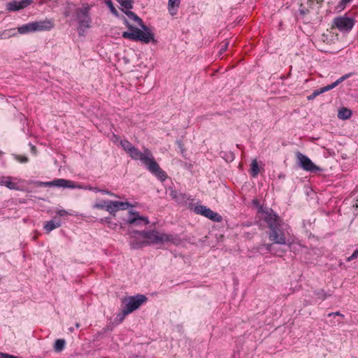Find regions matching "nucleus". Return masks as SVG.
I'll use <instances>...</instances> for the list:
<instances>
[{
    "label": "nucleus",
    "instance_id": "obj_1",
    "mask_svg": "<svg viewBox=\"0 0 358 358\" xmlns=\"http://www.w3.org/2000/svg\"><path fill=\"white\" fill-rule=\"evenodd\" d=\"M127 234L130 236L129 246L132 250L141 249L151 245H160V248L165 244L178 245L181 242L179 235L159 233L156 229L138 231L129 227Z\"/></svg>",
    "mask_w": 358,
    "mask_h": 358
},
{
    "label": "nucleus",
    "instance_id": "obj_2",
    "mask_svg": "<svg viewBox=\"0 0 358 358\" xmlns=\"http://www.w3.org/2000/svg\"><path fill=\"white\" fill-rule=\"evenodd\" d=\"M264 221L267 224L269 228L268 238L273 243L279 245H285L291 250L292 242L286 240L285 230L287 227L280 216L275 213L274 214H268L264 216Z\"/></svg>",
    "mask_w": 358,
    "mask_h": 358
},
{
    "label": "nucleus",
    "instance_id": "obj_3",
    "mask_svg": "<svg viewBox=\"0 0 358 358\" xmlns=\"http://www.w3.org/2000/svg\"><path fill=\"white\" fill-rule=\"evenodd\" d=\"M127 153L133 159H140L149 171L161 181H164L167 178L166 172L159 167L153 157L147 156L135 146L131 148Z\"/></svg>",
    "mask_w": 358,
    "mask_h": 358
},
{
    "label": "nucleus",
    "instance_id": "obj_4",
    "mask_svg": "<svg viewBox=\"0 0 358 358\" xmlns=\"http://www.w3.org/2000/svg\"><path fill=\"white\" fill-rule=\"evenodd\" d=\"M123 22L128 28L129 31H124L122 36L124 38L133 41H140L144 43H149L150 41H155L154 34L152 31L145 32L144 31L131 25L127 19L123 17Z\"/></svg>",
    "mask_w": 358,
    "mask_h": 358
},
{
    "label": "nucleus",
    "instance_id": "obj_5",
    "mask_svg": "<svg viewBox=\"0 0 358 358\" xmlns=\"http://www.w3.org/2000/svg\"><path fill=\"white\" fill-rule=\"evenodd\" d=\"M90 6L84 4L75 10V20L78 22V33L79 36H85L87 29L91 27L92 17L90 15Z\"/></svg>",
    "mask_w": 358,
    "mask_h": 358
},
{
    "label": "nucleus",
    "instance_id": "obj_6",
    "mask_svg": "<svg viewBox=\"0 0 358 358\" xmlns=\"http://www.w3.org/2000/svg\"><path fill=\"white\" fill-rule=\"evenodd\" d=\"M147 300L148 298L145 295L140 294L124 297L122 299V309L125 311L126 314H130L138 309Z\"/></svg>",
    "mask_w": 358,
    "mask_h": 358
},
{
    "label": "nucleus",
    "instance_id": "obj_7",
    "mask_svg": "<svg viewBox=\"0 0 358 358\" xmlns=\"http://www.w3.org/2000/svg\"><path fill=\"white\" fill-rule=\"evenodd\" d=\"M34 185L38 187H62L64 189H75L82 188L80 184L75 182L71 180L64 178H57L52 181L42 182L39 180H35Z\"/></svg>",
    "mask_w": 358,
    "mask_h": 358
},
{
    "label": "nucleus",
    "instance_id": "obj_8",
    "mask_svg": "<svg viewBox=\"0 0 358 358\" xmlns=\"http://www.w3.org/2000/svg\"><path fill=\"white\" fill-rule=\"evenodd\" d=\"M296 158L297 165L304 171L314 173L324 171V169L315 165L308 156L299 151L296 152Z\"/></svg>",
    "mask_w": 358,
    "mask_h": 358
},
{
    "label": "nucleus",
    "instance_id": "obj_9",
    "mask_svg": "<svg viewBox=\"0 0 358 358\" xmlns=\"http://www.w3.org/2000/svg\"><path fill=\"white\" fill-rule=\"evenodd\" d=\"M193 211L201 215L213 222H220L222 221V217L216 212L213 211L210 208L206 206L197 205L194 207Z\"/></svg>",
    "mask_w": 358,
    "mask_h": 358
},
{
    "label": "nucleus",
    "instance_id": "obj_10",
    "mask_svg": "<svg viewBox=\"0 0 358 358\" xmlns=\"http://www.w3.org/2000/svg\"><path fill=\"white\" fill-rule=\"evenodd\" d=\"M334 26L341 32H349L355 25V20L345 15L334 19Z\"/></svg>",
    "mask_w": 358,
    "mask_h": 358
},
{
    "label": "nucleus",
    "instance_id": "obj_11",
    "mask_svg": "<svg viewBox=\"0 0 358 358\" xmlns=\"http://www.w3.org/2000/svg\"><path fill=\"white\" fill-rule=\"evenodd\" d=\"M124 220L129 225L146 226L150 223L148 217L141 215L138 211L133 210L129 211V216Z\"/></svg>",
    "mask_w": 358,
    "mask_h": 358
},
{
    "label": "nucleus",
    "instance_id": "obj_12",
    "mask_svg": "<svg viewBox=\"0 0 358 358\" xmlns=\"http://www.w3.org/2000/svg\"><path fill=\"white\" fill-rule=\"evenodd\" d=\"M351 76V73L345 74L341 78H339L338 80H336L335 82L331 83V85H328L325 87H323L319 90H314L313 92L308 96L307 99L308 101L313 100L315 97H317L318 95L326 92L327 91H329L336 86H338L340 83L345 80L347 78H350Z\"/></svg>",
    "mask_w": 358,
    "mask_h": 358
},
{
    "label": "nucleus",
    "instance_id": "obj_13",
    "mask_svg": "<svg viewBox=\"0 0 358 358\" xmlns=\"http://www.w3.org/2000/svg\"><path fill=\"white\" fill-rule=\"evenodd\" d=\"M33 2L34 0H14L6 3V10L8 12L18 11L30 6Z\"/></svg>",
    "mask_w": 358,
    "mask_h": 358
},
{
    "label": "nucleus",
    "instance_id": "obj_14",
    "mask_svg": "<svg viewBox=\"0 0 358 358\" xmlns=\"http://www.w3.org/2000/svg\"><path fill=\"white\" fill-rule=\"evenodd\" d=\"M33 23L35 32L50 31L54 27V22L52 20L46 19L45 20L33 22Z\"/></svg>",
    "mask_w": 358,
    "mask_h": 358
},
{
    "label": "nucleus",
    "instance_id": "obj_15",
    "mask_svg": "<svg viewBox=\"0 0 358 358\" xmlns=\"http://www.w3.org/2000/svg\"><path fill=\"white\" fill-rule=\"evenodd\" d=\"M256 252L264 255L268 252L273 253L279 257H282L284 252L283 250H275L273 244L264 243L259 245L256 248Z\"/></svg>",
    "mask_w": 358,
    "mask_h": 358
},
{
    "label": "nucleus",
    "instance_id": "obj_16",
    "mask_svg": "<svg viewBox=\"0 0 358 358\" xmlns=\"http://www.w3.org/2000/svg\"><path fill=\"white\" fill-rule=\"evenodd\" d=\"M123 12L127 15V16L130 20L136 22L142 28L143 31H144L145 32H146V31H152L148 26L144 24L142 19L140 18L136 13L131 10H123Z\"/></svg>",
    "mask_w": 358,
    "mask_h": 358
},
{
    "label": "nucleus",
    "instance_id": "obj_17",
    "mask_svg": "<svg viewBox=\"0 0 358 358\" xmlns=\"http://www.w3.org/2000/svg\"><path fill=\"white\" fill-rule=\"evenodd\" d=\"M121 136H112L111 141L115 144L121 145L124 151L128 152L131 148L134 147L129 141L122 139Z\"/></svg>",
    "mask_w": 358,
    "mask_h": 358
},
{
    "label": "nucleus",
    "instance_id": "obj_18",
    "mask_svg": "<svg viewBox=\"0 0 358 358\" xmlns=\"http://www.w3.org/2000/svg\"><path fill=\"white\" fill-rule=\"evenodd\" d=\"M61 225V219L56 216L54 217L52 220L47 222L43 226V229L47 234H49L50 231L59 227Z\"/></svg>",
    "mask_w": 358,
    "mask_h": 358
},
{
    "label": "nucleus",
    "instance_id": "obj_19",
    "mask_svg": "<svg viewBox=\"0 0 358 358\" xmlns=\"http://www.w3.org/2000/svg\"><path fill=\"white\" fill-rule=\"evenodd\" d=\"M181 0H169L168 10L171 16L177 15Z\"/></svg>",
    "mask_w": 358,
    "mask_h": 358
},
{
    "label": "nucleus",
    "instance_id": "obj_20",
    "mask_svg": "<svg viewBox=\"0 0 358 358\" xmlns=\"http://www.w3.org/2000/svg\"><path fill=\"white\" fill-rule=\"evenodd\" d=\"M17 31L20 34H26L35 32L33 22L22 24L17 28Z\"/></svg>",
    "mask_w": 358,
    "mask_h": 358
},
{
    "label": "nucleus",
    "instance_id": "obj_21",
    "mask_svg": "<svg viewBox=\"0 0 358 358\" xmlns=\"http://www.w3.org/2000/svg\"><path fill=\"white\" fill-rule=\"evenodd\" d=\"M12 178L10 176L8 177H3L0 184L1 185H5L6 187H8L10 189L12 190H18L19 187H17V184L11 181Z\"/></svg>",
    "mask_w": 358,
    "mask_h": 358
},
{
    "label": "nucleus",
    "instance_id": "obj_22",
    "mask_svg": "<svg viewBox=\"0 0 358 358\" xmlns=\"http://www.w3.org/2000/svg\"><path fill=\"white\" fill-rule=\"evenodd\" d=\"M110 203L114 206L115 211L118 210H126L129 207H133V205L128 201H110Z\"/></svg>",
    "mask_w": 358,
    "mask_h": 358
},
{
    "label": "nucleus",
    "instance_id": "obj_23",
    "mask_svg": "<svg viewBox=\"0 0 358 358\" xmlns=\"http://www.w3.org/2000/svg\"><path fill=\"white\" fill-rule=\"evenodd\" d=\"M220 156L227 163L233 162L235 159V154L230 150L221 151Z\"/></svg>",
    "mask_w": 358,
    "mask_h": 358
},
{
    "label": "nucleus",
    "instance_id": "obj_24",
    "mask_svg": "<svg viewBox=\"0 0 358 358\" xmlns=\"http://www.w3.org/2000/svg\"><path fill=\"white\" fill-rule=\"evenodd\" d=\"M66 341L64 338H58L55 340L53 350L55 352H61L63 351L66 346Z\"/></svg>",
    "mask_w": 358,
    "mask_h": 358
},
{
    "label": "nucleus",
    "instance_id": "obj_25",
    "mask_svg": "<svg viewBox=\"0 0 358 358\" xmlns=\"http://www.w3.org/2000/svg\"><path fill=\"white\" fill-rule=\"evenodd\" d=\"M252 204L258 208V212L264 214V216H267L268 214H274V212L271 208L270 210H264L263 206L260 204L259 201L257 199L252 200Z\"/></svg>",
    "mask_w": 358,
    "mask_h": 358
},
{
    "label": "nucleus",
    "instance_id": "obj_26",
    "mask_svg": "<svg viewBox=\"0 0 358 358\" xmlns=\"http://www.w3.org/2000/svg\"><path fill=\"white\" fill-rule=\"evenodd\" d=\"M250 174L252 178H256L259 173V166L256 159H253L250 168Z\"/></svg>",
    "mask_w": 358,
    "mask_h": 358
},
{
    "label": "nucleus",
    "instance_id": "obj_27",
    "mask_svg": "<svg viewBox=\"0 0 358 358\" xmlns=\"http://www.w3.org/2000/svg\"><path fill=\"white\" fill-rule=\"evenodd\" d=\"M352 115V111L345 107L341 108L338 113V117L341 120L349 119Z\"/></svg>",
    "mask_w": 358,
    "mask_h": 358
},
{
    "label": "nucleus",
    "instance_id": "obj_28",
    "mask_svg": "<svg viewBox=\"0 0 358 358\" xmlns=\"http://www.w3.org/2000/svg\"><path fill=\"white\" fill-rule=\"evenodd\" d=\"M82 187L81 189H90V190H92L94 192H101L103 194H107V195H109V196H117L114 193H113L112 192L108 190V189H99V187H91V186H88V187H83L82 185H80Z\"/></svg>",
    "mask_w": 358,
    "mask_h": 358
},
{
    "label": "nucleus",
    "instance_id": "obj_29",
    "mask_svg": "<svg viewBox=\"0 0 358 358\" xmlns=\"http://www.w3.org/2000/svg\"><path fill=\"white\" fill-rule=\"evenodd\" d=\"M122 7L121 10H130L133 8V0H116Z\"/></svg>",
    "mask_w": 358,
    "mask_h": 358
},
{
    "label": "nucleus",
    "instance_id": "obj_30",
    "mask_svg": "<svg viewBox=\"0 0 358 358\" xmlns=\"http://www.w3.org/2000/svg\"><path fill=\"white\" fill-rule=\"evenodd\" d=\"M16 34L15 30L14 29L4 30L0 32L1 39H6L9 38L13 36Z\"/></svg>",
    "mask_w": 358,
    "mask_h": 358
},
{
    "label": "nucleus",
    "instance_id": "obj_31",
    "mask_svg": "<svg viewBox=\"0 0 358 358\" xmlns=\"http://www.w3.org/2000/svg\"><path fill=\"white\" fill-rule=\"evenodd\" d=\"M313 294L315 296L321 300H325L327 297L330 296L331 294H328L324 289H316L314 290Z\"/></svg>",
    "mask_w": 358,
    "mask_h": 358
},
{
    "label": "nucleus",
    "instance_id": "obj_32",
    "mask_svg": "<svg viewBox=\"0 0 358 358\" xmlns=\"http://www.w3.org/2000/svg\"><path fill=\"white\" fill-rule=\"evenodd\" d=\"M100 222L101 223H107L108 227L109 228H110L111 229H115L117 228V227L118 226V224L112 222L110 217H106L100 219Z\"/></svg>",
    "mask_w": 358,
    "mask_h": 358
},
{
    "label": "nucleus",
    "instance_id": "obj_33",
    "mask_svg": "<svg viewBox=\"0 0 358 358\" xmlns=\"http://www.w3.org/2000/svg\"><path fill=\"white\" fill-rule=\"evenodd\" d=\"M189 199V198L186 194L179 193L175 201L179 204L185 205Z\"/></svg>",
    "mask_w": 358,
    "mask_h": 358
},
{
    "label": "nucleus",
    "instance_id": "obj_34",
    "mask_svg": "<svg viewBox=\"0 0 358 358\" xmlns=\"http://www.w3.org/2000/svg\"><path fill=\"white\" fill-rule=\"evenodd\" d=\"M128 315L129 314H126L125 311L122 309V313L116 315L114 323L116 324H120L124 320V317Z\"/></svg>",
    "mask_w": 358,
    "mask_h": 358
},
{
    "label": "nucleus",
    "instance_id": "obj_35",
    "mask_svg": "<svg viewBox=\"0 0 358 358\" xmlns=\"http://www.w3.org/2000/svg\"><path fill=\"white\" fill-rule=\"evenodd\" d=\"M178 163L181 167L185 169L188 170L190 172H192L194 164L192 162H186L182 160H179Z\"/></svg>",
    "mask_w": 358,
    "mask_h": 358
},
{
    "label": "nucleus",
    "instance_id": "obj_36",
    "mask_svg": "<svg viewBox=\"0 0 358 358\" xmlns=\"http://www.w3.org/2000/svg\"><path fill=\"white\" fill-rule=\"evenodd\" d=\"M105 3L106 6L110 9V12L115 16H118V12L116 8L114 7L113 1L111 0H105Z\"/></svg>",
    "mask_w": 358,
    "mask_h": 358
},
{
    "label": "nucleus",
    "instance_id": "obj_37",
    "mask_svg": "<svg viewBox=\"0 0 358 358\" xmlns=\"http://www.w3.org/2000/svg\"><path fill=\"white\" fill-rule=\"evenodd\" d=\"M176 143L178 145V149L180 150V152L182 154V157L185 159H187L188 157H187L186 150H185V149L184 148V145L182 144V141L181 140H177L176 141Z\"/></svg>",
    "mask_w": 358,
    "mask_h": 358
},
{
    "label": "nucleus",
    "instance_id": "obj_38",
    "mask_svg": "<svg viewBox=\"0 0 358 358\" xmlns=\"http://www.w3.org/2000/svg\"><path fill=\"white\" fill-rule=\"evenodd\" d=\"M13 157L20 163H27L29 162V158L27 156H21L17 154H12Z\"/></svg>",
    "mask_w": 358,
    "mask_h": 358
},
{
    "label": "nucleus",
    "instance_id": "obj_39",
    "mask_svg": "<svg viewBox=\"0 0 358 358\" xmlns=\"http://www.w3.org/2000/svg\"><path fill=\"white\" fill-rule=\"evenodd\" d=\"M108 200H101L99 203H96L93 205L94 208L97 209H105Z\"/></svg>",
    "mask_w": 358,
    "mask_h": 358
},
{
    "label": "nucleus",
    "instance_id": "obj_40",
    "mask_svg": "<svg viewBox=\"0 0 358 358\" xmlns=\"http://www.w3.org/2000/svg\"><path fill=\"white\" fill-rule=\"evenodd\" d=\"M348 3V1H344V0H341L339 1V3H338V5L336 6V9L338 11H342L343 10L345 9V8L346 7V5Z\"/></svg>",
    "mask_w": 358,
    "mask_h": 358
},
{
    "label": "nucleus",
    "instance_id": "obj_41",
    "mask_svg": "<svg viewBox=\"0 0 358 358\" xmlns=\"http://www.w3.org/2000/svg\"><path fill=\"white\" fill-rule=\"evenodd\" d=\"M68 215H72V214L69 213L68 211H66L64 209H60L57 211V215H58L59 216L58 217H59V218H60V217H64Z\"/></svg>",
    "mask_w": 358,
    "mask_h": 358
},
{
    "label": "nucleus",
    "instance_id": "obj_42",
    "mask_svg": "<svg viewBox=\"0 0 358 358\" xmlns=\"http://www.w3.org/2000/svg\"><path fill=\"white\" fill-rule=\"evenodd\" d=\"M358 257V249H356L354 250L352 254L347 258V262H350L352 260H354Z\"/></svg>",
    "mask_w": 358,
    "mask_h": 358
},
{
    "label": "nucleus",
    "instance_id": "obj_43",
    "mask_svg": "<svg viewBox=\"0 0 358 358\" xmlns=\"http://www.w3.org/2000/svg\"><path fill=\"white\" fill-rule=\"evenodd\" d=\"M110 201H112L111 200H108V203H106L105 210L109 213H111V211H115L114 206L110 203Z\"/></svg>",
    "mask_w": 358,
    "mask_h": 358
},
{
    "label": "nucleus",
    "instance_id": "obj_44",
    "mask_svg": "<svg viewBox=\"0 0 358 358\" xmlns=\"http://www.w3.org/2000/svg\"><path fill=\"white\" fill-rule=\"evenodd\" d=\"M0 358H15V355L5 352H0Z\"/></svg>",
    "mask_w": 358,
    "mask_h": 358
},
{
    "label": "nucleus",
    "instance_id": "obj_45",
    "mask_svg": "<svg viewBox=\"0 0 358 358\" xmlns=\"http://www.w3.org/2000/svg\"><path fill=\"white\" fill-rule=\"evenodd\" d=\"M126 219H127V218H123V219H122L123 222H120V224H118V225L120 226V229H122V230H125V231H127V230L129 228L126 229V225L127 224H126L125 220H126Z\"/></svg>",
    "mask_w": 358,
    "mask_h": 358
},
{
    "label": "nucleus",
    "instance_id": "obj_46",
    "mask_svg": "<svg viewBox=\"0 0 358 358\" xmlns=\"http://www.w3.org/2000/svg\"><path fill=\"white\" fill-rule=\"evenodd\" d=\"M178 194L179 193L176 190H171L170 192V196L172 197L173 199L176 200Z\"/></svg>",
    "mask_w": 358,
    "mask_h": 358
},
{
    "label": "nucleus",
    "instance_id": "obj_47",
    "mask_svg": "<svg viewBox=\"0 0 358 358\" xmlns=\"http://www.w3.org/2000/svg\"><path fill=\"white\" fill-rule=\"evenodd\" d=\"M332 315H339L341 317H344L343 314H341L339 311L335 312V313H330L328 314L329 317H331Z\"/></svg>",
    "mask_w": 358,
    "mask_h": 358
},
{
    "label": "nucleus",
    "instance_id": "obj_48",
    "mask_svg": "<svg viewBox=\"0 0 358 358\" xmlns=\"http://www.w3.org/2000/svg\"><path fill=\"white\" fill-rule=\"evenodd\" d=\"M113 330V326L111 325H107L106 327L103 329V333L108 331H112Z\"/></svg>",
    "mask_w": 358,
    "mask_h": 358
},
{
    "label": "nucleus",
    "instance_id": "obj_49",
    "mask_svg": "<svg viewBox=\"0 0 358 358\" xmlns=\"http://www.w3.org/2000/svg\"><path fill=\"white\" fill-rule=\"evenodd\" d=\"M278 178L279 179H285V175L282 173H280L278 176Z\"/></svg>",
    "mask_w": 358,
    "mask_h": 358
},
{
    "label": "nucleus",
    "instance_id": "obj_50",
    "mask_svg": "<svg viewBox=\"0 0 358 358\" xmlns=\"http://www.w3.org/2000/svg\"><path fill=\"white\" fill-rule=\"evenodd\" d=\"M34 182H35V180H29L27 181V185H34Z\"/></svg>",
    "mask_w": 358,
    "mask_h": 358
},
{
    "label": "nucleus",
    "instance_id": "obj_51",
    "mask_svg": "<svg viewBox=\"0 0 358 358\" xmlns=\"http://www.w3.org/2000/svg\"><path fill=\"white\" fill-rule=\"evenodd\" d=\"M227 45H228V43H226V44L224 45V47H222L221 50H225L227 49Z\"/></svg>",
    "mask_w": 358,
    "mask_h": 358
},
{
    "label": "nucleus",
    "instance_id": "obj_52",
    "mask_svg": "<svg viewBox=\"0 0 358 358\" xmlns=\"http://www.w3.org/2000/svg\"><path fill=\"white\" fill-rule=\"evenodd\" d=\"M31 151L33 152H35V151H36V147L35 146H34V145L31 146Z\"/></svg>",
    "mask_w": 358,
    "mask_h": 358
},
{
    "label": "nucleus",
    "instance_id": "obj_53",
    "mask_svg": "<svg viewBox=\"0 0 358 358\" xmlns=\"http://www.w3.org/2000/svg\"><path fill=\"white\" fill-rule=\"evenodd\" d=\"M69 331L70 332H73V331H74V328H73V327H69Z\"/></svg>",
    "mask_w": 358,
    "mask_h": 358
},
{
    "label": "nucleus",
    "instance_id": "obj_54",
    "mask_svg": "<svg viewBox=\"0 0 358 358\" xmlns=\"http://www.w3.org/2000/svg\"><path fill=\"white\" fill-rule=\"evenodd\" d=\"M109 213L114 217L115 216V211H111V213Z\"/></svg>",
    "mask_w": 358,
    "mask_h": 358
},
{
    "label": "nucleus",
    "instance_id": "obj_55",
    "mask_svg": "<svg viewBox=\"0 0 358 358\" xmlns=\"http://www.w3.org/2000/svg\"><path fill=\"white\" fill-rule=\"evenodd\" d=\"M75 326L76 328H79L80 325V323L77 322V323H76Z\"/></svg>",
    "mask_w": 358,
    "mask_h": 358
},
{
    "label": "nucleus",
    "instance_id": "obj_56",
    "mask_svg": "<svg viewBox=\"0 0 358 358\" xmlns=\"http://www.w3.org/2000/svg\"><path fill=\"white\" fill-rule=\"evenodd\" d=\"M189 208H190L191 210H193V209H194L193 204H191V206H189Z\"/></svg>",
    "mask_w": 358,
    "mask_h": 358
},
{
    "label": "nucleus",
    "instance_id": "obj_57",
    "mask_svg": "<svg viewBox=\"0 0 358 358\" xmlns=\"http://www.w3.org/2000/svg\"><path fill=\"white\" fill-rule=\"evenodd\" d=\"M319 138H314L313 137V141L317 140Z\"/></svg>",
    "mask_w": 358,
    "mask_h": 358
},
{
    "label": "nucleus",
    "instance_id": "obj_58",
    "mask_svg": "<svg viewBox=\"0 0 358 358\" xmlns=\"http://www.w3.org/2000/svg\"><path fill=\"white\" fill-rule=\"evenodd\" d=\"M3 154L2 151L0 150V157Z\"/></svg>",
    "mask_w": 358,
    "mask_h": 358
},
{
    "label": "nucleus",
    "instance_id": "obj_59",
    "mask_svg": "<svg viewBox=\"0 0 358 358\" xmlns=\"http://www.w3.org/2000/svg\"><path fill=\"white\" fill-rule=\"evenodd\" d=\"M352 0H344V1H348V3H350Z\"/></svg>",
    "mask_w": 358,
    "mask_h": 358
}]
</instances>
